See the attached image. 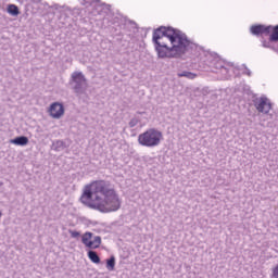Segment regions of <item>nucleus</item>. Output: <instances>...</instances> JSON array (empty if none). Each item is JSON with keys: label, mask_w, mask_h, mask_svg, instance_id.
Instances as JSON below:
<instances>
[{"label": "nucleus", "mask_w": 278, "mask_h": 278, "mask_svg": "<svg viewBox=\"0 0 278 278\" xmlns=\"http://www.w3.org/2000/svg\"><path fill=\"white\" fill-rule=\"evenodd\" d=\"M80 201L87 207L97 210L101 214L118 212L123 205L121 195L108 180H93L86 185Z\"/></svg>", "instance_id": "f257e3e1"}, {"label": "nucleus", "mask_w": 278, "mask_h": 278, "mask_svg": "<svg viewBox=\"0 0 278 278\" xmlns=\"http://www.w3.org/2000/svg\"><path fill=\"white\" fill-rule=\"evenodd\" d=\"M161 29L163 30L167 42H170L172 51L175 53L176 58L185 55L186 51H188V47H190L188 36L173 27L161 26Z\"/></svg>", "instance_id": "f03ea898"}, {"label": "nucleus", "mask_w": 278, "mask_h": 278, "mask_svg": "<svg viewBox=\"0 0 278 278\" xmlns=\"http://www.w3.org/2000/svg\"><path fill=\"white\" fill-rule=\"evenodd\" d=\"M152 38L159 58H177V54L173 52V48L168 47V43H166L168 40L166 39V35H164L162 27H159L153 31Z\"/></svg>", "instance_id": "7ed1b4c3"}, {"label": "nucleus", "mask_w": 278, "mask_h": 278, "mask_svg": "<svg viewBox=\"0 0 278 278\" xmlns=\"http://www.w3.org/2000/svg\"><path fill=\"white\" fill-rule=\"evenodd\" d=\"M162 140H164V135L162 131L155 128H149L138 136V143L141 147H160Z\"/></svg>", "instance_id": "20e7f679"}, {"label": "nucleus", "mask_w": 278, "mask_h": 278, "mask_svg": "<svg viewBox=\"0 0 278 278\" xmlns=\"http://www.w3.org/2000/svg\"><path fill=\"white\" fill-rule=\"evenodd\" d=\"M81 242L87 249H99L101 247V237L97 236L92 239V232H85Z\"/></svg>", "instance_id": "39448f33"}, {"label": "nucleus", "mask_w": 278, "mask_h": 278, "mask_svg": "<svg viewBox=\"0 0 278 278\" xmlns=\"http://www.w3.org/2000/svg\"><path fill=\"white\" fill-rule=\"evenodd\" d=\"M254 108L261 114H268V112L273 110V104L270 103V100H268L267 98H258L254 101Z\"/></svg>", "instance_id": "423d86ee"}, {"label": "nucleus", "mask_w": 278, "mask_h": 278, "mask_svg": "<svg viewBox=\"0 0 278 278\" xmlns=\"http://www.w3.org/2000/svg\"><path fill=\"white\" fill-rule=\"evenodd\" d=\"M273 29V26H266V25H253L250 28L251 34H253V36H268L270 35V31Z\"/></svg>", "instance_id": "0eeeda50"}, {"label": "nucleus", "mask_w": 278, "mask_h": 278, "mask_svg": "<svg viewBox=\"0 0 278 278\" xmlns=\"http://www.w3.org/2000/svg\"><path fill=\"white\" fill-rule=\"evenodd\" d=\"M49 112L52 118H61V116H64V106L59 102H54L51 104Z\"/></svg>", "instance_id": "6e6552de"}, {"label": "nucleus", "mask_w": 278, "mask_h": 278, "mask_svg": "<svg viewBox=\"0 0 278 278\" xmlns=\"http://www.w3.org/2000/svg\"><path fill=\"white\" fill-rule=\"evenodd\" d=\"M72 79L75 84H77V86H84L86 85V77L84 76V74L79 73V72H75L72 74Z\"/></svg>", "instance_id": "1a4fd4ad"}, {"label": "nucleus", "mask_w": 278, "mask_h": 278, "mask_svg": "<svg viewBox=\"0 0 278 278\" xmlns=\"http://www.w3.org/2000/svg\"><path fill=\"white\" fill-rule=\"evenodd\" d=\"M12 144H16V147H26V144H29V139L25 136L16 137L13 139Z\"/></svg>", "instance_id": "9d476101"}, {"label": "nucleus", "mask_w": 278, "mask_h": 278, "mask_svg": "<svg viewBox=\"0 0 278 278\" xmlns=\"http://www.w3.org/2000/svg\"><path fill=\"white\" fill-rule=\"evenodd\" d=\"M90 262H92V264H101V257H99V254H97V252L90 250L88 253H87Z\"/></svg>", "instance_id": "9b49d317"}, {"label": "nucleus", "mask_w": 278, "mask_h": 278, "mask_svg": "<svg viewBox=\"0 0 278 278\" xmlns=\"http://www.w3.org/2000/svg\"><path fill=\"white\" fill-rule=\"evenodd\" d=\"M269 41L270 42H278V25L273 27L271 26V30L269 33Z\"/></svg>", "instance_id": "f8f14e48"}, {"label": "nucleus", "mask_w": 278, "mask_h": 278, "mask_svg": "<svg viewBox=\"0 0 278 278\" xmlns=\"http://www.w3.org/2000/svg\"><path fill=\"white\" fill-rule=\"evenodd\" d=\"M7 10L8 13L11 14V16H18V14H21V12L18 11V7H16L15 4H9Z\"/></svg>", "instance_id": "ddd939ff"}, {"label": "nucleus", "mask_w": 278, "mask_h": 278, "mask_svg": "<svg viewBox=\"0 0 278 278\" xmlns=\"http://www.w3.org/2000/svg\"><path fill=\"white\" fill-rule=\"evenodd\" d=\"M116 267V258L114 256H111L109 260H106V268L108 270L112 271Z\"/></svg>", "instance_id": "4468645a"}, {"label": "nucleus", "mask_w": 278, "mask_h": 278, "mask_svg": "<svg viewBox=\"0 0 278 278\" xmlns=\"http://www.w3.org/2000/svg\"><path fill=\"white\" fill-rule=\"evenodd\" d=\"M178 77H187V79H195L197 74H194L192 72H182V73L178 74Z\"/></svg>", "instance_id": "2eb2a0df"}, {"label": "nucleus", "mask_w": 278, "mask_h": 278, "mask_svg": "<svg viewBox=\"0 0 278 278\" xmlns=\"http://www.w3.org/2000/svg\"><path fill=\"white\" fill-rule=\"evenodd\" d=\"M271 277L278 278V264L271 270Z\"/></svg>", "instance_id": "dca6fc26"}, {"label": "nucleus", "mask_w": 278, "mask_h": 278, "mask_svg": "<svg viewBox=\"0 0 278 278\" xmlns=\"http://www.w3.org/2000/svg\"><path fill=\"white\" fill-rule=\"evenodd\" d=\"M70 233L72 238H79V236H81V233H79V231L76 230H70Z\"/></svg>", "instance_id": "f3484780"}, {"label": "nucleus", "mask_w": 278, "mask_h": 278, "mask_svg": "<svg viewBox=\"0 0 278 278\" xmlns=\"http://www.w3.org/2000/svg\"><path fill=\"white\" fill-rule=\"evenodd\" d=\"M263 47H268L266 43H263Z\"/></svg>", "instance_id": "a211bd4d"}, {"label": "nucleus", "mask_w": 278, "mask_h": 278, "mask_svg": "<svg viewBox=\"0 0 278 278\" xmlns=\"http://www.w3.org/2000/svg\"><path fill=\"white\" fill-rule=\"evenodd\" d=\"M0 218H1V212H0Z\"/></svg>", "instance_id": "6ab92c4d"}]
</instances>
